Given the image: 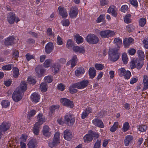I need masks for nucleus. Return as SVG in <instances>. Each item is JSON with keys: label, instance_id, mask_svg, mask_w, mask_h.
<instances>
[{"label": "nucleus", "instance_id": "obj_1", "mask_svg": "<svg viewBox=\"0 0 148 148\" xmlns=\"http://www.w3.org/2000/svg\"><path fill=\"white\" fill-rule=\"evenodd\" d=\"M59 135V132H57L55 134L52 142L49 143V145L50 147L52 148L54 146H57V145L60 143Z\"/></svg>", "mask_w": 148, "mask_h": 148}, {"label": "nucleus", "instance_id": "obj_2", "mask_svg": "<svg viewBox=\"0 0 148 148\" xmlns=\"http://www.w3.org/2000/svg\"><path fill=\"white\" fill-rule=\"evenodd\" d=\"M119 50L118 49H112V62H114L118 60L120 56Z\"/></svg>", "mask_w": 148, "mask_h": 148}, {"label": "nucleus", "instance_id": "obj_3", "mask_svg": "<svg viewBox=\"0 0 148 148\" xmlns=\"http://www.w3.org/2000/svg\"><path fill=\"white\" fill-rule=\"evenodd\" d=\"M61 102L63 105L70 108H72L74 106L73 101L66 98H62L61 99Z\"/></svg>", "mask_w": 148, "mask_h": 148}, {"label": "nucleus", "instance_id": "obj_4", "mask_svg": "<svg viewBox=\"0 0 148 148\" xmlns=\"http://www.w3.org/2000/svg\"><path fill=\"white\" fill-rule=\"evenodd\" d=\"M22 93L21 92H19L18 90H16L13 92L12 98L15 101L17 102L20 101L22 98V97L21 95Z\"/></svg>", "mask_w": 148, "mask_h": 148}, {"label": "nucleus", "instance_id": "obj_5", "mask_svg": "<svg viewBox=\"0 0 148 148\" xmlns=\"http://www.w3.org/2000/svg\"><path fill=\"white\" fill-rule=\"evenodd\" d=\"M65 119L66 122L67 124L69 126L72 125L75 122V119L72 118L71 116L70 115H66Z\"/></svg>", "mask_w": 148, "mask_h": 148}, {"label": "nucleus", "instance_id": "obj_6", "mask_svg": "<svg viewBox=\"0 0 148 148\" xmlns=\"http://www.w3.org/2000/svg\"><path fill=\"white\" fill-rule=\"evenodd\" d=\"M134 39L132 38H125L123 40V43L125 47L128 48L134 41Z\"/></svg>", "mask_w": 148, "mask_h": 148}, {"label": "nucleus", "instance_id": "obj_7", "mask_svg": "<svg viewBox=\"0 0 148 148\" xmlns=\"http://www.w3.org/2000/svg\"><path fill=\"white\" fill-rule=\"evenodd\" d=\"M54 48V46L53 43L49 42L46 45L45 50V51L47 54H49L53 51Z\"/></svg>", "mask_w": 148, "mask_h": 148}, {"label": "nucleus", "instance_id": "obj_8", "mask_svg": "<svg viewBox=\"0 0 148 148\" xmlns=\"http://www.w3.org/2000/svg\"><path fill=\"white\" fill-rule=\"evenodd\" d=\"M27 88V86L25 81L21 82L20 85V87H18L16 89L18 90L19 92H21L23 93L25 91Z\"/></svg>", "mask_w": 148, "mask_h": 148}, {"label": "nucleus", "instance_id": "obj_9", "mask_svg": "<svg viewBox=\"0 0 148 148\" xmlns=\"http://www.w3.org/2000/svg\"><path fill=\"white\" fill-rule=\"evenodd\" d=\"M38 142L36 139L33 138L30 140L27 144L29 148H36Z\"/></svg>", "mask_w": 148, "mask_h": 148}, {"label": "nucleus", "instance_id": "obj_10", "mask_svg": "<svg viewBox=\"0 0 148 148\" xmlns=\"http://www.w3.org/2000/svg\"><path fill=\"white\" fill-rule=\"evenodd\" d=\"M15 18V14L14 13L10 12L8 14L7 16V20L8 22L10 24H12L14 23Z\"/></svg>", "mask_w": 148, "mask_h": 148}, {"label": "nucleus", "instance_id": "obj_11", "mask_svg": "<svg viewBox=\"0 0 148 148\" xmlns=\"http://www.w3.org/2000/svg\"><path fill=\"white\" fill-rule=\"evenodd\" d=\"M60 14L63 18H66L68 16V14L66 9L64 8L59 6L58 8Z\"/></svg>", "mask_w": 148, "mask_h": 148}, {"label": "nucleus", "instance_id": "obj_12", "mask_svg": "<svg viewBox=\"0 0 148 148\" xmlns=\"http://www.w3.org/2000/svg\"><path fill=\"white\" fill-rule=\"evenodd\" d=\"M78 10L76 8H73L71 9L69 13V16L71 18H74L77 17Z\"/></svg>", "mask_w": 148, "mask_h": 148}, {"label": "nucleus", "instance_id": "obj_13", "mask_svg": "<svg viewBox=\"0 0 148 148\" xmlns=\"http://www.w3.org/2000/svg\"><path fill=\"white\" fill-rule=\"evenodd\" d=\"M88 81L87 80H83L76 84L78 87V89H81L86 87L88 85Z\"/></svg>", "mask_w": 148, "mask_h": 148}, {"label": "nucleus", "instance_id": "obj_14", "mask_svg": "<svg viewBox=\"0 0 148 148\" xmlns=\"http://www.w3.org/2000/svg\"><path fill=\"white\" fill-rule=\"evenodd\" d=\"M10 124L6 122H3L0 125V130L2 131L5 132L7 131L9 128Z\"/></svg>", "mask_w": 148, "mask_h": 148}, {"label": "nucleus", "instance_id": "obj_15", "mask_svg": "<svg viewBox=\"0 0 148 148\" xmlns=\"http://www.w3.org/2000/svg\"><path fill=\"white\" fill-rule=\"evenodd\" d=\"M72 133L69 130H66L64 131V138L65 139L69 140L72 138Z\"/></svg>", "mask_w": 148, "mask_h": 148}, {"label": "nucleus", "instance_id": "obj_16", "mask_svg": "<svg viewBox=\"0 0 148 148\" xmlns=\"http://www.w3.org/2000/svg\"><path fill=\"white\" fill-rule=\"evenodd\" d=\"M73 51L76 52H79V53H84L85 52V50L83 47H80L78 46H75L73 47Z\"/></svg>", "mask_w": 148, "mask_h": 148}, {"label": "nucleus", "instance_id": "obj_17", "mask_svg": "<svg viewBox=\"0 0 148 148\" xmlns=\"http://www.w3.org/2000/svg\"><path fill=\"white\" fill-rule=\"evenodd\" d=\"M43 134L45 136L47 137H49L51 135V132H49V128L48 126L46 125L43 127Z\"/></svg>", "mask_w": 148, "mask_h": 148}, {"label": "nucleus", "instance_id": "obj_18", "mask_svg": "<svg viewBox=\"0 0 148 148\" xmlns=\"http://www.w3.org/2000/svg\"><path fill=\"white\" fill-rule=\"evenodd\" d=\"M86 40L90 44H95L99 41L98 38H86Z\"/></svg>", "mask_w": 148, "mask_h": 148}, {"label": "nucleus", "instance_id": "obj_19", "mask_svg": "<svg viewBox=\"0 0 148 148\" xmlns=\"http://www.w3.org/2000/svg\"><path fill=\"white\" fill-rule=\"evenodd\" d=\"M92 123L95 125L101 128H103L104 126L102 121L99 119H94L92 121Z\"/></svg>", "mask_w": 148, "mask_h": 148}, {"label": "nucleus", "instance_id": "obj_20", "mask_svg": "<svg viewBox=\"0 0 148 148\" xmlns=\"http://www.w3.org/2000/svg\"><path fill=\"white\" fill-rule=\"evenodd\" d=\"M133 139V137L131 135H127L125 138L124 140V144L125 146L129 145V144L131 142Z\"/></svg>", "mask_w": 148, "mask_h": 148}, {"label": "nucleus", "instance_id": "obj_21", "mask_svg": "<svg viewBox=\"0 0 148 148\" xmlns=\"http://www.w3.org/2000/svg\"><path fill=\"white\" fill-rule=\"evenodd\" d=\"M76 88H77L78 89V87L76 83L71 85L70 86L69 89L70 92L72 94H73L77 92L78 90L75 89Z\"/></svg>", "mask_w": 148, "mask_h": 148}, {"label": "nucleus", "instance_id": "obj_22", "mask_svg": "<svg viewBox=\"0 0 148 148\" xmlns=\"http://www.w3.org/2000/svg\"><path fill=\"white\" fill-rule=\"evenodd\" d=\"M37 118L38 121L36 123H38V125H42L45 121V119L43 117L42 114L39 113L37 116Z\"/></svg>", "mask_w": 148, "mask_h": 148}, {"label": "nucleus", "instance_id": "obj_23", "mask_svg": "<svg viewBox=\"0 0 148 148\" xmlns=\"http://www.w3.org/2000/svg\"><path fill=\"white\" fill-rule=\"evenodd\" d=\"M89 75L90 78H94L96 75V70L93 67H90L89 71Z\"/></svg>", "mask_w": 148, "mask_h": 148}, {"label": "nucleus", "instance_id": "obj_24", "mask_svg": "<svg viewBox=\"0 0 148 148\" xmlns=\"http://www.w3.org/2000/svg\"><path fill=\"white\" fill-rule=\"evenodd\" d=\"M31 97L32 100L36 103L38 102L40 99L39 95L36 92L34 93L31 96Z\"/></svg>", "mask_w": 148, "mask_h": 148}, {"label": "nucleus", "instance_id": "obj_25", "mask_svg": "<svg viewBox=\"0 0 148 148\" xmlns=\"http://www.w3.org/2000/svg\"><path fill=\"white\" fill-rule=\"evenodd\" d=\"M14 38H7L5 40L4 43L7 46L12 45L14 43Z\"/></svg>", "mask_w": 148, "mask_h": 148}, {"label": "nucleus", "instance_id": "obj_26", "mask_svg": "<svg viewBox=\"0 0 148 148\" xmlns=\"http://www.w3.org/2000/svg\"><path fill=\"white\" fill-rule=\"evenodd\" d=\"M92 112V110L89 108H86L84 111L83 112L82 115V119H84L87 117L88 114L91 113Z\"/></svg>", "mask_w": 148, "mask_h": 148}, {"label": "nucleus", "instance_id": "obj_27", "mask_svg": "<svg viewBox=\"0 0 148 148\" xmlns=\"http://www.w3.org/2000/svg\"><path fill=\"white\" fill-rule=\"evenodd\" d=\"M144 88L143 90H145L148 88V77L147 75H144L143 79Z\"/></svg>", "mask_w": 148, "mask_h": 148}, {"label": "nucleus", "instance_id": "obj_28", "mask_svg": "<svg viewBox=\"0 0 148 148\" xmlns=\"http://www.w3.org/2000/svg\"><path fill=\"white\" fill-rule=\"evenodd\" d=\"M114 43L117 46V48L116 49H119L120 47L122 45V40L119 38H116L114 41Z\"/></svg>", "mask_w": 148, "mask_h": 148}, {"label": "nucleus", "instance_id": "obj_29", "mask_svg": "<svg viewBox=\"0 0 148 148\" xmlns=\"http://www.w3.org/2000/svg\"><path fill=\"white\" fill-rule=\"evenodd\" d=\"M77 60V58L76 55L73 56L72 60H70L67 62V65H69V64L71 63L72 67H74L75 64V62Z\"/></svg>", "mask_w": 148, "mask_h": 148}, {"label": "nucleus", "instance_id": "obj_30", "mask_svg": "<svg viewBox=\"0 0 148 148\" xmlns=\"http://www.w3.org/2000/svg\"><path fill=\"white\" fill-rule=\"evenodd\" d=\"M84 139L85 142L88 143L91 141L93 139L90 133V134H87L84 136Z\"/></svg>", "mask_w": 148, "mask_h": 148}, {"label": "nucleus", "instance_id": "obj_31", "mask_svg": "<svg viewBox=\"0 0 148 148\" xmlns=\"http://www.w3.org/2000/svg\"><path fill=\"white\" fill-rule=\"evenodd\" d=\"M138 22L139 26L143 27L146 23V19L145 18H141L139 19Z\"/></svg>", "mask_w": 148, "mask_h": 148}, {"label": "nucleus", "instance_id": "obj_32", "mask_svg": "<svg viewBox=\"0 0 148 148\" xmlns=\"http://www.w3.org/2000/svg\"><path fill=\"white\" fill-rule=\"evenodd\" d=\"M59 108V106L58 105L52 106L50 108V112H49V115L51 116H52V114L54 113L55 110Z\"/></svg>", "mask_w": 148, "mask_h": 148}, {"label": "nucleus", "instance_id": "obj_33", "mask_svg": "<svg viewBox=\"0 0 148 148\" xmlns=\"http://www.w3.org/2000/svg\"><path fill=\"white\" fill-rule=\"evenodd\" d=\"M85 71L84 68H79L78 69L76 70L75 71V74L76 76H78L81 74H83L84 73Z\"/></svg>", "mask_w": 148, "mask_h": 148}, {"label": "nucleus", "instance_id": "obj_34", "mask_svg": "<svg viewBox=\"0 0 148 148\" xmlns=\"http://www.w3.org/2000/svg\"><path fill=\"white\" fill-rule=\"evenodd\" d=\"M117 9L114 5L112 6V16L114 17H116L117 15Z\"/></svg>", "mask_w": 148, "mask_h": 148}, {"label": "nucleus", "instance_id": "obj_35", "mask_svg": "<svg viewBox=\"0 0 148 148\" xmlns=\"http://www.w3.org/2000/svg\"><path fill=\"white\" fill-rule=\"evenodd\" d=\"M111 31L109 30L103 31L100 32V35L102 37H106L110 34Z\"/></svg>", "mask_w": 148, "mask_h": 148}, {"label": "nucleus", "instance_id": "obj_36", "mask_svg": "<svg viewBox=\"0 0 148 148\" xmlns=\"http://www.w3.org/2000/svg\"><path fill=\"white\" fill-rule=\"evenodd\" d=\"M131 15L130 14H128L126 15L124 18V22L126 23H129L131 22Z\"/></svg>", "mask_w": 148, "mask_h": 148}, {"label": "nucleus", "instance_id": "obj_37", "mask_svg": "<svg viewBox=\"0 0 148 148\" xmlns=\"http://www.w3.org/2000/svg\"><path fill=\"white\" fill-rule=\"evenodd\" d=\"M39 125H38V123H36L34 125L33 131L34 133L36 135H38V134Z\"/></svg>", "mask_w": 148, "mask_h": 148}, {"label": "nucleus", "instance_id": "obj_38", "mask_svg": "<svg viewBox=\"0 0 148 148\" xmlns=\"http://www.w3.org/2000/svg\"><path fill=\"white\" fill-rule=\"evenodd\" d=\"M60 65L58 64H53L52 67V71L55 73H57L59 71L60 68Z\"/></svg>", "mask_w": 148, "mask_h": 148}, {"label": "nucleus", "instance_id": "obj_39", "mask_svg": "<svg viewBox=\"0 0 148 148\" xmlns=\"http://www.w3.org/2000/svg\"><path fill=\"white\" fill-rule=\"evenodd\" d=\"M135 27L132 24L128 25L126 27V29L129 32L133 31L135 29Z\"/></svg>", "mask_w": 148, "mask_h": 148}, {"label": "nucleus", "instance_id": "obj_40", "mask_svg": "<svg viewBox=\"0 0 148 148\" xmlns=\"http://www.w3.org/2000/svg\"><path fill=\"white\" fill-rule=\"evenodd\" d=\"M12 70L14 73V77L15 78L17 77L19 75L18 69L16 67H14Z\"/></svg>", "mask_w": 148, "mask_h": 148}, {"label": "nucleus", "instance_id": "obj_41", "mask_svg": "<svg viewBox=\"0 0 148 148\" xmlns=\"http://www.w3.org/2000/svg\"><path fill=\"white\" fill-rule=\"evenodd\" d=\"M89 132L90 133L92 137V138H94V139H96L98 138L99 137V134L97 132L92 131V130H90Z\"/></svg>", "mask_w": 148, "mask_h": 148}, {"label": "nucleus", "instance_id": "obj_42", "mask_svg": "<svg viewBox=\"0 0 148 148\" xmlns=\"http://www.w3.org/2000/svg\"><path fill=\"white\" fill-rule=\"evenodd\" d=\"M47 34L48 36L50 37H53L54 36V34L52 32V29L50 28L47 29Z\"/></svg>", "mask_w": 148, "mask_h": 148}, {"label": "nucleus", "instance_id": "obj_43", "mask_svg": "<svg viewBox=\"0 0 148 148\" xmlns=\"http://www.w3.org/2000/svg\"><path fill=\"white\" fill-rule=\"evenodd\" d=\"M51 63V60L50 59L46 60L44 63V66L45 68L49 67Z\"/></svg>", "mask_w": 148, "mask_h": 148}, {"label": "nucleus", "instance_id": "obj_44", "mask_svg": "<svg viewBox=\"0 0 148 148\" xmlns=\"http://www.w3.org/2000/svg\"><path fill=\"white\" fill-rule=\"evenodd\" d=\"M1 104L3 107L6 108L9 106L10 103L8 100H4L2 101Z\"/></svg>", "mask_w": 148, "mask_h": 148}, {"label": "nucleus", "instance_id": "obj_45", "mask_svg": "<svg viewBox=\"0 0 148 148\" xmlns=\"http://www.w3.org/2000/svg\"><path fill=\"white\" fill-rule=\"evenodd\" d=\"M101 145V139H98L95 143L93 148H100Z\"/></svg>", "mask_w": 148, "mask_h": 148}, {"label": "nucleus", "instance_id": "obj_46", "mask_svg": "<svg viewBox=\"0 0 148 148\" xmlns=\"http://www.w3.org/2000/svg\"><path fill=\"white\" fill-rule=\"evenodd\" d=\"M74 42L71 40H69L67 42L66 46L69 49L72 47L74 46Z\"/></svg>", "mask_w": 148, "mask_h": 148}, {"label": "nucleus", "instance_id": "obj_47", "mask_svg": "<svg viewBox=\"0 0 148 148\" xmlns=\"http://www.w3.org/2000/svg\"><path fill=\"white\" fill-rule=\"evenodd\" d=\"M129 125L128 122H126L123 124V130L124 132L127 131L129 129Z\"/></svg>", "mask_w": 148, "mask_h": 148}, {"label": "nucleus", "instance_id": "obj_48", "mask_svg": "<svg viewBox=\"0 0 148 148\" xmlns=\"http://www.w3.org/2000/svg\"><path fill=\"white\" fill-rule=\"evenodd\" d=\"M147 127L146 125H140L138 127V129L141 132L146 131Z\"/></svg>", "mask_w": 148, "mask_h": 148}, {"label": "nucleus", "instance_id": "obj_49", "mask_svg": "<svg viewBox=\"0 0 148 148\" xmlns=\"http://www.w3.org/2000/svg\"><path fill=\"white\" fill-rule=\"evenodd\" d=\"M125 69L122 68L119 69V74L120 77H122L124 75L125 73Z\"/></svg>", "mask_w": 148, "mask_h": 148}, {"label": "nucleus", "instance_id": "obj_50", "mask_svg": "<svg viewBox=\"0 0 148 148\" xmlns=\"http://www.w3.org/2000/svg\"><path fill=\"white\" fill-rule=\"evenodd\" d=\"M119 123L118 122H115L114 125L112 127V132H114L118 127Z\"/></svg>", "mask_w": 148, "mask_h": 148}, {"label": "nucleus", "instance_id": "obj_51", "mask_svg": "<svg viewBox=\"0 0 148 148\" xmlns=\"http://www.w3.org/2000/svg\"><path fill=\"white\" fill-rule=\"evenodd\" d=\"M105 18V16L104 14H101L97 18L96 21L97 23H100L104 20Z\"/></svg>", "mask_w": 148, "mask_h": 148}, {"label": "nucleus", "instance_id": "obj_52", "mask_svg": "<svg viewBox=\"0 0 148 148\" xmlns=\"http://www.w3.org/2000/svg\"><path fill=\"white\" fill-rule=\"evenodd\" d=\"M47 84L46 83H41L40 85V88L42 91L45 92L47 90L46 88Z\"/></svg>", "mask_w": 148, "mask_h": 148}, {"label": "nucleus", "instance_id": "obj_53", "mask_svg": "<svg viewBox=\"0 0 148 148\" xmlns=\"http://www.w3.org/2000/svg\"><path fill=\"white\" fill-rule=\"evenodd\" d=\"M128 6L127 5H122L121 8V11L125 13L128 10Z\"/></svg>", "mask_w": 148, "mask_h": 148}, {"label": "nucleus", "instance_id": "obj_54", "mask_svg": "<svg viewBox=\"0 0 148 148\" xmlns=\"http://www.w3.org/2000/svg\"><path fill=\"white\" fill-rule=\"evenodd\" d=\"M95 66L96 69L99 70H102L104 68V66L101 64H96Z\"/></svg>", "mask_w": 148, "mask_h": 148}, {"label": "nucleus", "instance_id": "obj_55", "mask_svg": "<svg viewBox=\"0 0 148 148\" xmlns=\"http://www.w3.org/2000/svg\"><path fill=\"white\" fill-rule=\"evenodd\" d=\"M130 4L135 8H137L138 6V2L136 0H130Z\"/></svg>", "mask_w": 148, "mask_h": 148}, {"label": "nucleus", "instance_id": "obj_56", "mask_svg": "<svg viewBox=\"0 0 148 148\" xmlns=\"http://www.w3.org/2000/svg\"><path fill=\"white\" fill-rule=\"evenodd\" d=\"M127 55L125 53H123L122 56V60L125 64H126L127 63Z\"/></svg>", "mask_w": 148, "mask_h": 148}, {"label": "nucleus", "instance_id": "obj_57", "mask_svg": "<svg viewBox=\"0 0 148 148\" xmlns=\"http://www.w3.org/2000/svg\"><path fill=\"white\" fill-rule=\"evenodd\" d=\"M138 56L141 59L144 58L145 55L143 52L141 50H138L137 52Z\"/></svg>", "mask_w": 148, "mask_h": 148}, {"label": "nucleus", "instance_id": "obj_58", "mask_svg": "<svg viewBox=\"0 0 148 148\" xmlns=\"http://www.w3.org/2000/svg\"><path fill=\"white\" fill-rule=\"evenodd\" d=\"M62 23L63 26H68L69 25L70 22L68 19H64L62 21Z\"/></svg>", "mask_w": 148, "mask_h": 148}, {"label": "nucleus", "instance_id": "obj_59", "mask_svg": "<svg viewBox=\"0 0 148 148\" xmlns=\"http://www.w3.org/2000/svg\"><path fill=\"white\" fill-rule=\"evenodd\" d=\"M131 75V73L129 71H125V74L123 76H124V78L126 79H129Z\"/></svg>", "mask_w": 148, "mask_h": 148}, {"label": "nucleus", "instance_id": "obj_60", "mask_svg": "<svg viewBox=\"0 0 148 148\" xmlns=\"http://www.w3.org/2000/svg\"><path fill=\"white\" fill-rule=\"evenodd\" d=\"M36 111L34 110H32L29 112L27 116V118L29 119H30V117L34 115L35 114Z\"/></svg>", "mask_w": 148, "mask_h": 148}, {"label": "nucleus", "instance_id": "obj_61", "mask_svg": "<svg viewBox=\"0 0 148 148\" xmlns=\"http://www.w3.org/2000/svg\"><path fill=\"white\" fill-rule=\"evenodd\" d=\"M29 84H35L36 82V79L32 77L29 78L27 81Z\"/></svg>", "mask_w": 148, "mask_h": 148}, {"label": "nucleus", "instance_id": "obj_62", "mask_svg": "<svg viewBox=\"0 0 148 148\" xmlns=\"http://www.w3.org/2000/svg\"><path fill=\"white\" fill-rule=\"evenodd\" d=\"M12 64H10L3 66L2 69L4 70H10L12 69Z\"/></svg>", "mask_w": 148, "mask_h": 148}, {"label": "nucleus", "instance_id": "obj_63", "mask_svg": "<svg viewBox=\"0 0 148 148\" xmlns=\"http://www.w3.org/2000/svg\"><path fill=\"white\" fill-rule=\"evenodd\" d=\"M13 58L15 59L18 58L19 57V52L16 49L14 50L12 53Z\"/></svg>", "mask_w": 148, "mask_h": 148}, {"label": "nucleus", "instance_id": "obj_64", "mask_svg": "<svg viewBox=\"0 0 148 148\" xmlns=\"http://www.w3.org/2000/svg\"><path fill=\"white\" fill-rule=\"evenodd\" d=\"M45 80L46 82L48 83H50L52 82L53 79L51 76H49L45 77Z\"/></svg>", "mask_w": 148, "mask_h": 148}]
</instances>
